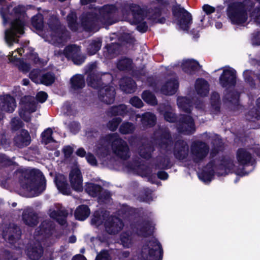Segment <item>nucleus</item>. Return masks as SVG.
<instances>
[{
  "label": "nucleus",
  "instance_id": "0e129e2a",
  "mask_svg": "<svg viewBox=\"0 0 260 260\" xmlns=\"http://www.w3.org/2000/svg\"><path fill=\"white\" fill-rule=\"evenodd\" d=\"M129 103L133 106L137 108H140L143 106V102L138 96H134L131 98Z\"/></svg>",
  "mask_w": 260,
  "mask_h": 260
},
{
  "label": "nucleus",
  "instance_id": "6e6d98bb",
  "mask_svg": "<svg viewBox=\"0 0 260 260\" xmlns=\"http://www.w3.org/2000/svg\"><path fill=\"white\" fill-rule=\"evenodd\" d=\"M23 125V122L18 118H13L10 122L11 129L13 131H16L22 127Z\"/></svg>",
  "mask_w": 260,
  "mask_h": 260
},
{
  "label": "nucleus",
  "instance_id": "58836bf2",
  "mask_svg": "<svg viewBox=\"0 0 260 260\" xmlns=\"http://www.w3.org/2000/svg\"><path fill=\"white\" fill-rule=\"evenodd\" d=\"M71 86L74 89L82 88L85 85L84 77L81 75H76L70 80Z\"/></svg>",
  "mask_w": 260,
  "mask_h": 260
},
{
  "label": "nucleus",
  "instance_id": "7c9ffc66",
  "mask_svg": "<svg viewBox=\"0 0 260 260\" xmlns=\"http://www.w3.org/2000/svg\"><path fill=\"white\" fill-rule=\"evenodd\" d=\"M28 256L32 260L39 259L43 254V248L39 242L35 244L27 250Z\"/></svg>",
  "mask_w": 260,
  "mask_h": 260
},
{
  "label": "nucleus",
  "instance_id": "de8ad7c7",
  "mask_svg": "<svg viewBox=\"0 0 260 260\" xmlns=\"http://www.w3.org/2000/svg\"><path fill=\"white\" fill-rule=\"evenodd\" d=\"M101 45L102 42L100 39L92 41L87 47L88 53L90 55L95 54L101 48Z\"/></svg>",
  "mask_w": 260,
  "mask_h": 260
},
{
  "label": "nucleus",
  "instance_id": "20e7f679",
  "mask_svg": "<svg viewBox=\"0 0 260 260\" xmlns=\"http://www.w3.org/2000/svg\"><path fill=\"white\" fill-rule=\"evenodd\" d=\"M234 166L233 160L229 157H224L221 160H214L207 165L200 177L204 182L210 181L215 171L219 175H223L232 170Z\"/></svg>",
  "mask_w": 260,
  "mask_h": 260
},
{
  "label": "nucleus",
  "instance_id": "052dcab7",
  "mask_svg": "<svg viewBox=\"0 0 260 260\" xmlns=\"http://www.w3.org/2000/svg\"><path fill=\"white\" fill-rule=\"evenodd\" d=\"M30 79L36 83H41V76L39 70H34L29 74Z\"/></svg>",
  "mask_w": 260,
  "mask_h": 260
},
{
  "label": "nucleus",
  "instance_id": "5fc2aeb1",
  "mask_svg": "<svg viewBox=\"0 0 260 260\" xmlns=\"http://www.w3.org/2000/svg\"><path fill=\"white\" fill-rule=\"evenodd\" d=\"M212 138V143L213 145V150L215 151V152H218L220 148L222 145V142L219 137L216 135H213L211 137Z\"/></svg>",
  "mask_w": 260,
  "mask_h": 260
},
{
  "label": "nucleus",
  "instance_id": "864d4df0",
  "mask_svg": "<svg viewBox=\"0 0 260 260\" xmlns=\"http://www.w3.org/2000/svg\"><path fill=\"white\" fill-rule=\"evenodd\" d=\"M170 160L168 157L165 156L162 158L161 156L158 157L156 167L158 169H166L170 167Z\"/></svg>",
  "mask_w": 260,
  "mask_h": 260
},
{
  "label": "nucleus",
  "instance_id": "774afa93",
  "mask_svg": "<svg viewBox=\"0 0 260 260\" xmlns=\"http://www.w3.org/2000/svg\"><path fill=\"white\" fill-rule=\"evenodd\" d=\"M251 17L256 23L260 24V8L255 9L252 12Z\"/></svg>",
  "mask_w": 260,
  "mask_h": 260
},
{
  "label": "nucleus",
  "instance_id": "e433bc0d",
  "mask_svg": "<svg viewBox=\"0 0 260 260\" xmlns=\"http://www.w3.org/2000/svg\"><path fill=\"white\" fill-rule=\"evenodd\" d=\"M200 68L199 63L194 60L188 59L184 61L182 63L183 70L188 74H192L193 72L199 70Z\"/></svg>",
  "mask_w": 260,
  "mask_h": 260
},
{
  "label": "nucleus",
  "instance_id": "4468645a",
  "mask_svg": "<svg viewBox=\"0 0 260 260\" xmlns=\"http://www.w3.org/2000/svg\"><path fill=\"white\" fill-rule=\"evenodd\" d=\"M230 17L232 22L242 24L247 19V15L244 6L242 3H234L231 7Z\"/></svg>",
  "mask_w": 260,
  "mask_h": 260
},
{
  "label": "nucleus",
  "instance_id": "a18cd8bd",
  "mask_svg": "<svg viewBox=\"0 0 260 260\" xmlns=\"http://www.w3.org/2000/svg\"><path fill=\"white\" fill-rule=\"evenodd\" d=\"M109 217H110L109 214L106 211L101 213V214L96 212L94 214L93 217L92 219V222L97 225H100L104 222L105 223Z\"/></svg>",
  "mask_w": 260,
  "mask_h": 260
},
{
  "label": "nucleus",
  "instance_id": "412c9836",
  "mask_svg": "<svg viewBox=\"0 0 260 260\" xmlns=\"http://www.w3.org/2000/svg\"><path fill=\"white\" fill-rule=\"evenodd\" d=\"M70 182L73 189L77 191L83 190L82 177L79 169H72L69 175Z\"/></svg>",
  "mask_w": 260,
  "mask_h": 260
},
{
  "label": "nucleus",
  "instance_id": "aec40b11",
  "mask_svg": "<svg viewBox=\"0 0 260 260\" xmlns=\"http://www.w3.org/2000/svg\"><path fill=\"white\" fill-rule=\"evenodd\" d=\"M189 153V147L186 141L179 140L176 142L174 148V155L179 160L187 158Z\"/></svg>",
  "mask_w": 260,
  "mask_h": 260
},
{
  "label": "nucleus",
  "instance_id": "5701e85b",
  "mask_svg": "<svg viewBox=\"0 0 260 260\" xmlns=\"http://www.w3.org/2000/svg\"><path fill=\"white\" fill-rule=\"evenodd\" d=\"M221 85L225 88H229L236 84L235 71L232 69L224 70L220 77Z\"/></svg>",
  "mask_w": 260,
  "mask_h": 260
},
{
  "label": "nucleus",
  "instance_id": "c9c22d12",
  "mask_svg": "<svg viewBox=\"0 0 260 260\" xmlns=\"http://www.w3.org/2000/svg\"><path fill=\"white\" fill-rule=\"evenodd\" d=\"M238 161L242 165H246L250 162L252 157L250 152L245 149H239L237 153Z\"/></svg>",
  "mask_w": 260,
  "mask_h": 260
},
{
  "label": "nucleus",
  "instance_id": "c03bdc74",
  "mask_svg": "<svg viewBox=\"0 0 260 260\" xmlns=\"http://www.w3.org/2000/svg\"><path fill=\"white\" fill-rule=\"evenodd\" d=\"M117 67L121 71L130 70L133 68V61L129 58H122L118 61Z\"/></svg>",
  "mask_w": 260,
  "mask_h": 260
},
{
  "label": "nucleus",
  "instance_id": "ea45409f",
  "mask_svg": "<svg viewBox=\"0 0 260 260\" xmlns=\"http://www.w3.org/2000/svg\"><path fill=\"white\" fill-rule=\"evenodd\" d=\"M89 214L90 211L88 206L81 205L77 208L75 213V216L77 219L83 220L89 216Z\"/></svg>",
  "mask_w": 260,
  "mask_h": 260
},
{
  "label": "nucleus",
  "instance_id": "cd10ccee",
  "mask_svg": "<svg viewBox=\"0 0 260 260\" xmlns=\"http://www.w3.org/2000/svg\"><path fill=\"white\" fill-rule=\"evenodd\" d=\"M119 86L121 89L126 93H133L136 89V83L131 78H122L119 81Z\"/></svg>",
  "mask_w": 260,
  "mask_h": 260
},
{
  "label": "nucleus",
  "instance_id": "39448f33",
  "mask_svg": "<svg viewBox=\"0 0 260 260\" xmlns=\"http://www.w3.org/2000/svg\"><path fill=\"white\" fill-rule=\"evenodd\" d=\"M50 29L51 41L55 45H60L67 41L70 38L69 32L65 27L61 25L57 18L51 16L48 21Z\"/></svg>",
  "mask_w": 260,
  "mask_h": 260
},
{
  "label": "nucleus",
  "instance_id": "4d7b16f0",
  "mask_svg": "<svg viewBox=\"0 0 260 260\" xmlns=\"http://www.w3.org/2000/svg\"><path fill=\"white\" fill-rule=\"evenodd\" d=\"M52 134V131L51 128H47L42 133V141L45 144L53 141V138L51 136Z\"/></svg>",
  "mask_w": 260,
  "mask_h": 260
},
{
  "label": "nucleus",
  "instance_id": "6e6552de",
  "mask_svg": "<svg viewBox=\"0 0 260 260\" xmlns=\"http://www.w3.org/2000/svg\"><path fill=\"white\" fill-rule=\"evenodd\" d=\"M209 146L205 142L195 141L190 145V156L192 160L198 163L203 160L208 155Z\"/></svg>",
  "mask_w": 260,
  "mask_h": 260
},
{
  "label": "nucleus",
  "instance_id": "8fccbe9b",
  "mask_svg": "<svg viewBox=\"0 0 260 260\" xmlns=\"http://www.w3.org/2000/svg\"><path fill=\"white\" fill-rule=\"evenodd\" d=\"M32 25L38 30L43 28L44 25L43 17L42 14H39L34 16L32 18Z\"/></svg>",
  "mask_w": 260,
  "mask_h": 260
},
{
  "label": "nucleus",
  "instance_id": "37998d69",
  "mask_svg": "<svg viewBox=\"0 0 260 260\" xmlns=\"http://www.w3.org/2000/svg\"><path fill=\"white\" fill-rule=\"evenodd\" d=\"M137 234L146 237L152 233V226L148 222L143 223L138 226Z\"/></svg>",
  "mask_w": 260,
  "mask_h": 260
},
{
  "label": "nucleus",
  "instance_id": "bf43d9fd",
  "mask_svg": "<svg viewBox=\"0 0 260 260\" xmlns=\"http://www.w3.org/2000/svg\"><path fill=\"white\" fill-rule=\"evenodd\" d=\"M239 97V94L237 91H231L227 93L225 95V99L229 102L234 104H236L238 102Z\"/></svg>",
  "mask_w": 260,
  "mask_h": 260
},
{
  "label": "nucleus",
  "instance_id": "9d476101",
  "mask_svg": "<svg viewBox=\"0 0 260 260\" xmlns=\"http://www.w3.org/2000/svg\"><path fill=\"white\" fill-rule=\"evenodd\" d=\"M173 13L177 19V24L180 28L184 30H188L192 21L191 14L179 6L173 7Z\"/></svg>",
  "mask_w": 260,
  "mask_h": 260
},
{
  "label": "nucleus",
  "instance_id": "423d86ee",
  "mask_svg": "<svg viewBox=\"0 0 260 260\" xmlns=\"http://www.w3.org/2000/svg\"><path fill=\"white\" fill-rule=\"evenodd\" d=\"M123 15L126 18L131 19L132 16L133 22L137 24V29L140 32H145L148 26L145 21L143 11L139 6L136 4H129L125 6L123 12Z\"/></svg>",
  "mask_w": 260,
  "mask_h": 260
},
{
  "label": "nucleus",
  "instance_id": "680f3d73",
  "mask_svg": "<svg viewBox=\"0 0 260 260\" xmlns=\"http://www.w3.org/2000/svg\"><path fill=\"white\" fill-rule=\"evenodd\" d=\"M219 96L217 93L215 92L212 94L211 98V105L215 111H218L219 110Z\"/></svg>",
  "mask_w": 260,
  "mask_h": 260
},
{
  "label": "nucleus",
  "instance_id": "b1692460",
  "mask_svg": "<svg viewBox=\"0 0 260 260\" xmlns=\"http://www.w3.org/2000/svg\"><path fill=\"white\" fill-rule=\"evenodd\" d=\"M15 99L9 94L0 96V109L6 112L12 113L16 108Z\"/></svg>",
  "mask_w": 260,
  "mask_h": 260
},
{
  "label": "nucleus",
  "instance_id": "f704fd0d",
  "mask_svg": "<svg viewBox=\"0 0 260 260\" xmlns=\"http://www.w3.org/2000/svg\"><path fill=\"white\" fill-rule=\"evenodd\" d=\"M55 183L57 188L62 193L69 194L70 193V189L63 176H57L55 178Z\"/></svg>",
  "mask_w": 260,
  "mask_h": 260
},
{
  "label": "nucleus",
  "instance_id": "c756f323",
  "mask_svg": "<svg viewBox=\"0 0 260 260\" xmlns=\"http://www.w3.org/2000/svg\"><path fill=\"white\" fill-rule=\"evenodd\" d=\"M137 118L141 117V123L144 127H151L153 126L156 121V117L155 115L151 112H146L142 114L137 115Z\"/></svg>",
  "mask_w": 260,
  "mask_h": 260
},
{
  "label": "nucleus",
  "instance_id": "a19ab883",
  "mask_svg": "<svg viewBox=\"0 0 260 260\" xmlns=\"http://www.w3.org/2000/svg\"><path fill=\"white\" fill-rule=\"evenodd\" d=\"M127 112V107L125 105L113 106L109 109L108 113L111 116L120 115L123 116Z\"/></svg>",
  "mask_w": 260,
  "mask_h": 260
},
{
  "label": "nucleus",
  "instance_id": "3c124183",
  "mask_svg": "<svg viewBox=\"0 0 260 260\" xmlns=\"http://www.w3.org/2000/svg\"><path fill=\"white\" fill-rule=\"evenodd\" d=\"M135 129L134 124L129 122H123L119 127V131L122 134L132 133Z\"/></svg>",
  "mask_w": 260,
  "mask_h": 260
},
{
  "label": "nucleus",
  "instance_id": "dca6fc26",
  "mask_svg": "<svg viewBox=\"0 0 260 260\" xmlns=\"http://www.w3.org/2000/svg\"><path fill=\"white\" fill-rule=\"evenodd\" d=\"M105 78L111 80L112 76L110 74H90L88 75L87 78V84L89 86L94 88L100 89L104 85H106Z\"/></svg>",
  "mask_w": 260,
  "mask_h": 260
},
{
  "label": "nucleus",
  "instance_id": "f3484780",
  "mask_svg": "<svg viewBox=\"0 0 260 260\" xmlns=\"http://www.w3.org/2000/svg\"><path fill=\"white\" fill-rule=\"evenodd\" d=\"M21 235L20 228L14 224H10L5 228L3 236L6 241L10 243H14L18 240Z\"/></svg>",
  "mask_w": 260,
  "mask_h": 260
},
{
  "label": "nucleus",
  "instance_id": "2f4dec72",
  "mask_svg": "<svg viewBox=\"0 0 260 260\" xmlns=\"http://www.w3.org/2000/svg\"><path fill=\"white\" fill-rule=\"evenodd\" d=\"M53 229L52 223L50 221L45 220L42 222L40 226L39 230L36 231V235H42L46 237L51 234V230Z\"/></svg>",
  "mask_w": 260,
  "mask_h": 260
},
{
  "label": "nucleus",
  "instance_id": "9b49d317",
  "mask_svg": "<svg viewBox=\"0 0 260 260\" xmlns=\"http://www.w3.org/2000/svg\"><path fill=\"white\" fill-rule=\"evenodd\" d=\"M62 54L69 59H71L75 64L78 65L83 62L85 58L84 56L80 54V49L76 45L68 46L63 52L60 51L55 52L56 55H60Z\"/></svg>",
  "mask_w": 260,
  "mask_h": 260
},
{
  "label": "nucleus",
  "instance_id": "4c0bfd02",
  "mask_svg": "<svg viewBox=\"0 0 260 260\" xmlns=\"http://www.w3.org/2000/svg\"><path fill=\"white\" fill-rule=\"evenodd\" d=\"M177 105L182 111L190 113L192 107V102L186 97H179L177 99Z\"/></svg>",
  "mask_w": 260,
  "mask_h": 260
},
{
  "label": "nucleus",
  "instance_id": "473e14b6",
  "mask_svg": "<svg viewBox=\"0 0 260 260\" xmlns=\"http://www.w3.org/2000/svg\"><path fill=\"white\" fill-rule=\"evenodd\" d=\"M195 88L198 94L202 96H206L209 92L208 83L206 81L202 79L197 80Z\"/></svg>",
  "mask_w": 260,
  "mask_h": 260
},
{
  "label": "nucleus",
  "instance_id": "603ef678",
  "mask_svg": "<svg viewBox=\"0 0 260 260\" xmlns=\"http://www.w3.org/2000/svg\"><path fill=\"white\" fill-rule=\"evenodd\" d=\"M246 119L249 121H255L260 119V111L257 108H252L246 116Z\"/></svg>",
  "mask_w": 260,
  "mask_h": 260
},
{
  "label": "nucleus",
  "instance_id": "69168bd1",
  "mask_svg": "<svg viewBox=\"0 0 260 260\" xmlns=\"http://www.w3.org/2000/svg\"><path fill=\"white\" fill-rule=\"evenodd\" d=\"M165 119L170 122H174L176 120V117L174 113L172 111H166L164 113Z\"/></svg>",
  "mask_w": 260,
  "mask_h": 260
},
{
  "label": "nucleus",
  "instance_id": "72a5a7b5",
  "mask_svg": "<svg viewBox=\"0 0 260 260\" xmlns=\"http://www.w3.org/2000/svg\"><path fill=\"white\" fill-rule=\"evenodd\" d=\"M153 151V146L148 142L143 144L139 148L140 155L145 159L150 158L152 156V153Z\"/></svg>",
  "mask_w": 260,
  "mask_h": 260
},
{
  "label": "nucleus",
  "instance_id": "bb28decb",
  "mask_svg": "<svg viewBox=\"0 0 260 260\" xmlns=\"http://www.w3.org/2000/svg\"><path fill=\"white\" fill-rule=\"evenodd\" d=\"M22 217L24 223L29 226H35L38 223V215L31 208H25L22 213Z\"/></svg>",
  "mask_w": 260,
  "mask_h": 260
},
{
  "label": "nucleus",
  "instance_id": "c85d7f7f",
  "mask_svg": "<svg viewBox=\"0 0 260 260\" xmlns=\"http://www.w3.org/2000/svg\"><path fill=\"white\" fill-rule=\"evenodd\" d=\"M178 82L174 78L167 81L161 88V92L165 95H172L174 94L178 88Z\"/></svg>",
  "mask_w": 260,
  "mask_h": 260
},
{
  "label": "nucleus",
  "instance_id": "09e8293b",
  "mask_svg": "<svg viewBox=\"0 0 260 260\" xmlns=\"http://www.w3.org/2000/svg\"><path fill=\"white\" fill-rule=\"evenodd\" d=\"M55 77L54 74L48 72L41 75V83L45 85H51L55 81Z\"/></svg>",
  "mask_w": 260,
  "mask_h": 260
},
{
  "label": "nucleus",
  "instance_id": "7ed1b4c3",
  "mask_svg": "<svg viewBox=\"0 0 260 260\" xmlns=\"http://www.w3.org/2000/svg\"><path fill=\"white\" fill-rule=\"evenodd\" d=\"M21 183L24 189L36 196L42 193L46 188L45 178L38 170L34 169L24 173Z\"/></svg>",
  "mask_w": 260,
  "mask_h": 260
},
{
  "label": "nucleus",
  "instance_id": "338daca9",
  "mask_svg": "<svg viewBox=\"0 0 260 260\" xmlns=\"http://www.w3.org/2000/svg\"><path fill=\"white\" fill-rule=\"evenodd\" d=\"M109 254L107 251L103 250L96 256L95 260H110Z\"/></svg>",
  "mask_w": 260,
  "mask_h": 260
},
{
  "label": "nucleus",
  "instance_id": "e2e57ef3",
  "mask_svg": "<svg viewBox=\"0 0 260 260\" xmlns=\"http://www.w3.org/2000/svg\"><path fill=\"white\" fill-rule=\"evenodd\" d=\"M120 239L122 244L124 247H129L131 244V238L129 234L122 233L120 236Z\"/></svg>",
  "mask_w": 260,
  "mask_h": 260
},
{
  "label": "nucleus",
  "instance_id": "f8f14e48",
  "mask_svg": "<svg viewBox=\"0 0 260 260\" xmlns=\"http://www.w3.org/2000/svg\"><path fill=\"white\" fill-rule=\"evenodd\" d=\"M177 128L179 133L185 135H191L196 130L194 120L188 115H180Z\"/></svg>",
  "mask_w": 260,
  "mask_h": 260
},
{
  "label": "nucleus",
  "instance_id": "2eb2a0df",
  "mask_svg": "<svg viewBox=\"0 0 260 260\" xmlns=\"http://www.w3.org/2000/svg\"><path fill=\"white\" fill-rule=\"evenodd\" d=\"M154 141L162 149L168 150L172 143L171 136L168 128H159L154 133Z\"/></svg>",
  "mask_w": 260,
  "mask_h": 260
},
{
  "label": "nucleus",
  "instance_id": "49530a36",
  "mask_svg": "<svg viewBox=\"0 0 260 260\" xmlns=\"http://www.w3.org/2000/svg\"><path fill=\"white\" fill-rule=\"evenodd\" d=\"M142 98L148 104L152 106L157 104V102L155 96L149 91H144L142 94Z\"/></svg>",
  "mask_w": 260,
  "mask_h": 260
},
{
  "label": "nucleus",
  "instance_id": "a211bd4d",
  "mask_svg": "<svg viewBox=\"0 0 260 260\" xmlns=\"http://www.w3.org/2000/svg\"><path fill=\"white\" fill-rule=\"evenodd\" d=\"M124 226L122 221L118 217L110 216L105 222L106 231L110 234H116Z\"/></svg>",
  "mask_w": 260,
  "mask_h": 260
},
{
  "label": "nucleus",
  "instance_id": "f03ea898",
  "mask_svg": "<svg viewBox=\"0 0 260 260\" xmlns=\"http://www.w3.org/2000/svg\"><path fill=\"white\" fill-rule=\"evenodd\" d=\"M110 146L113 153L120 158L126 159L130 156L126 142L121 139L117 133L107 135L100 140L96 146L97 154L103 156L107 155Z\"/></svg>",
  "mask_w": 260,
  "mask_h": 260
},
{
  "label": "nucleus",
  "instance_id": "a878e982",
  "mask_svg": "<svg viewBox=\"0 0 260 260\" xmlns=\"http://www.w3.org/2000/svg\"><path fill=\"white\" fill-rule=\"evenodd\" d=\"M31 142V138L27 131L22 129L14 138V143L19 148L27 146Z\"/></svg>",
  "mask_w": 260,
  "mask_h": 260
},
{
  "label": "nucleus",
  "instance_id": "4be33fe9",
  "mask_svg": "<svg viewBox=\"0 0 260 260\" xmlns=\"http://www.w3.org/2000/svg\"><path fill=\"white\" fill-rule=\"evenodd\" d=\"M86 191L91 196L98 197L100 200H107L109 198V193L102 190L100 185L92 183H87L86 185Z\"/></svg>",
  "mask_w": 260,
  "mask_h": 260
},
{
  "label": "nucleus",
  "instance_id": "f257e3e1",
  "mask_svg": "<svg viewBox=\"0 0 260 260\" xmlns=\"http://www.w3.org/2000/svg\"><path fill=\"white\" fill-rule=\"evenodd\" d=\"M117 9L113 5H106L101 8H94L90 12L84 13L80 17V24L77 22V16L74 12L67 17L69 27L73 31H77L81 26L86 30H92L101 23L111 25L116 22L115 15Z\"/></svg>",
  "mask_w": 260,
  "mask_h": 260
},
{
  "label": "nucleus",
  "instance_id": "13d9d810",
  "mask_svg": "<svg viewBox=\"0 0 260 260\" xmlns=\"http://www.w3.org/2000/svg\"><path fill=\"white\" fill-rule=\"evenodd\" d=\"M122 119L119 117L113 118L107 123L108 128L111 131H115L118 125L121 122Z\"/></svg>",
  "mask_w": 260,
  "mask_h": 260
},
{
  "label": "nucleus",
  "instance_id": "1a4fd4ad",
  "mask_svg": "<svg viewBox=\"0 0 260 260\" xmlns=\"http://www.w3.org/2000/svg\"><path fill=\"white\" fill-rule=\"evenodd\" d=\"M37 104L32 96H24L21 101V109L19 114L20 117L25 122L30 121V114L36 110Z\"/></svg>",
  "mask_w": 260,
  "mask_h": 260
},
{
  "label": "nucleus",
  "instance_id": "6ab92c4d",
  "mask_svg": "<svg viewBox=\"0 0 260 260\" xmlns=\"http://www.w3.org/2000/svg\"><path fill=\"white\" fill-rule=\"evenodd\" d=\"M115 95V89L112 86L106 85L99 89V98L105 104H112L114 101Z\"/></svg>",
  "mask_w": 260,
  "mask_h": 260
},
{
  "label": "nucleus",
  "instance_id": "0eeeda50",
  "mask_svg": "<svg viewBox=\"0 0 260 260\" xmlns=\"http://www.w3.org/2000/svg\"><path fill=\"white\" fill-rule=\"evenodd\" d=\"M162 250L159 243L152 239L142 249V256L145 260H159Z\"/></svg>",
  "mask_w": 260,
  "mask_h": 260
},
{
  "label": "nucleus",
  "instance_id": "79ce46f5",
  "mask_svg": "<svg viewBox=\"0 0 260 260\" xmlns=\"http://www.w3.org/2000/svg\"><path fill=\"white\" fill-rule=\"evenodd\" d=\"M107 51L105 52L107 57L111 58L119 53L121 47L118 43H112L107 46Z\"/></svg>",
  "mask_w": 260,
  "mask_h": 260
},
{
  "label": "nucleus",
  "instance_id": "ddd939ff",
  "mask_svg": "<svg viewBox=\"0 0 260 260\" xmlns=\"http://www.w3.org/2000/svg\"><path fill=\"white\" fill-rule=\"evenodd\" d=\"M24 22L20 19H16L11 25V28L7 30L5 32V39L9 45L11 46L13 43L17 42L15 38L17 34H23L24 33Z\"/></svg>",
  "mask_w": 260,
  "mask_h": 260
},
{
  "label": "nucleus",
  "instance_id": "393cba45",
  "mask_svg": "<svg viewBox=\"0 0 260 260\" xmlns=\"http://www.w3.org/2000/svg\"><path fill=\"white\" fill-rule=\"evenodd\" d=\"M49 214L50 217L55 219L60 224L64 225L66 223V219L68 212L61 206H56L55 209H50Z\"/></svg>",
  "mask_w": 260,
  "mask_h": 260
}]
</instances>
